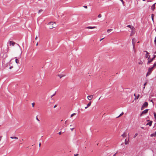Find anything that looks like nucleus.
Instances as JSON below:
<instances>
[{
  "instance_id": "9b49d317",
  "label": "nucleus",
  "mask_w": 156,
  "mask_h": 156,
  "mask_svg": "<svg viewBox=\"0 0 156 156\" xmlns=\"http://www.w3.org/2000/svg\"><path fill=\"white\" fill-rule=\"evenodd\" d=\"M96 28V27L95 26L94 27H90L89 26L87 27V28L88 29H94L95 28Z\"/></svg>"
},
{
  "instance_id": "20e7f679",
  "label": "nucleus",
  "mask_w": 156,
  "mask_h": 156,
  "mask_svg": "<svg viewBox=\"0 0 156 156\" xmlns=\"http://www.w3.org/2000/svg\"><path fill=\"white\" fill-rule=\"evenodd\" d=\"M150 56H149V57H148V58H147V64L148 65L150 62H151L153 60V59H152V58H150Z\"/></svg>"
},
{
  "instance_id": "3c124183",
  "label": "nucleus",
  "mask_w": 156,
  "mask_h": 156,
  "mask_svg": "<svg viewBox=\"0 0 156 156\" xmlns=\"http://www.w3.org/2000/svg\"><path fill=\"white\" fill-rule=\"evenodd\" d=\"M103 39V38H102V39H101L100 40V41H102Z\"/></svg>"
},
{
  "instance_id": "ddd939ff",
  "label": "nucleus",
  "mask_w": 156,
  "mask_h": 156,
  "mask_svg": "<svg viewBox=\"0 0 156 156\" xmlns=\"http://www.w3.org/2000/svg\"><path fill=\"white\" fill-rule=\"evenodd\" d=\"M156 4V3H154V4L151 7V9H152V10H154L155 8V5Z\"/></svg>"
},
{
  "instance_id": "2eb2a0df",
  "label": "nucleus",
  "mask_w": 156,
  "mask_h": 156,
  "mask_svg": "<svg viewBox=\"0 0 156 156\" xmlns=\"http://www.w3.org/2000/svg\"><path fill=\"white\" fill-rule=\"evenodd\" d=\"M152 122V121H151L150 122H148L147 124V125H149L150 126H151V125Z\"/></svg>"
},
{
  "instance_id": "7ed1b4c3",
  "label": "nucleus",
  "mask_w": 156,
  "mask_h": 156,
  "mask_svg": "<svg viewBox=\"0 0 156 156\" xmlns=\"http://www.w3.org/2000/svg\"><path fill=\"white\" fill-rule=\"evenodd\" d=\"M136 42V39L135 38H134L132 40V43L133 45V49L134 50L135 52V44Z\"/></svg>"
},
{
  "instance_id": "58836bf2",
  "label": "nucleus",
  "mask_w": 156,
  "mask_h": 156,
  "mask_svg": "<svg viewBox=\"0 0 156 156\" xmlns=\"http://www.w3.org/2000/svg\"><path fill=\"white\" fill-rule=\"evenodd\" d=\"M2 136H0V141H1V139H2Z\"/></svg>"
},
{
  "instance_id": "f8f14e48",
  "label": "nucleus",
  "mask_w": 156,
  "mask_h": 156,
  "mask_svg": "<svg viewBox=\"0 0 156 156\" xmlns=\"http://www.w3.org/2000/svg\"><path fill=\"white\" fill-rule=\"evenodd\" d=\"M9 44L10 45H12V46H14L15 44V43L12 41H10L9 42Z\"/></svg>"
},
{
  "instance_id": "de8ad7c7",
  "label": "nucleus",
  "mask_w": 156,
  "mask_h": 156,
  "mask_svg": "<svg viewBox=\"0 0 156 156\" xmlns=\"http://www.w3.org/2000/svg\"><path fill=\"white\" fill-rule=\"evenodd\" d=\"M88 107H87H87H85V109H87V108H88Z\"/></svg>"
},
{
  "instance_id": "5701e85b",
  "label": "nucleus",
  "mask_w": 156,
  "mask_h": 156,
  "mask_svg": "<svg viewBox=\"0 0 156 156\" xmlns=\"http://www.w3.org/2000/svg\"><path fill=\"white\" fill-rule=\"evenodd\" d=\"M132 31L131 32V34L130 35L132 36L134 34V32L133 31V30H132Z\"/></svg>"
},
{
  "instance_id": "423d86ee",
  "label": "nucleus",
  "mask_w": 156,
  "mask_h": 156,
  "mask_svg": "<svg viewBox=\"0 0 156 156\" xmlns=\"http://www.w3.org/2000/svg\"><path fill=\"white\" fill-rule=\"evenodd\" d=\"M129 136L128 139H126L125 140V144L126 145L128 144H129Z\"/></svg>"
},
{
  "instance_id": "c03bdc74",
  "label": "nucleus",
  "mask_w": 156,
  "mask_h": 156,
  "mask_svg": "<svg viewBox=\"0 0 156 156\" xmlns=\"http://www.w3.org/2000/svg\"><path fill=\"white\" fill-rule=\"evenodd\" d=\"M74 129V128H71L70 129L72 131Z\"/></svg>"
},
{
  "instance_id": "b1692460",
  "label": "nucleus",
  "mask_w": 156,
  "mask_h": 156,
  "mask_svg": "<svg viewBox=\"0 0 156 156\" xmlns=\"http://www.w3.org/2000/svg\"><path fill=\"white\" fill-rule=\"evenodd\" d=\"M154 14H152L151 15V18H152V20L153 21H154Z\"/></svg>"
},
{
  "instance_id": "4c0bfd02",
  "label": "nucleus",
  "mask_w": 156,
  "mask_h": 156,
  "mask_svg": "<svg viewBox=\"0 0 156 156\" xmlns=\"http://www.w3.org/2000/svg\"><path fill=\"white\" fill-rule=\"evenodd\" d=\"M13 68V66H10V67H9V69H12V68Z\"/></svg>"
},
{
  "instance_id": "1a4fd4ad",
  "label": "nucleus",
  "mask_w": 156,
  "mask_h": 156,
  "mask_svg": "<svg viewBox=\"0 0 156 156\" xmlns=\"http://www.w3.org/2000/svg\"><path fill=\"white\" fill-rule=\"evenodd\" d=\"M93 96L92 95L88 96H87V99L89 100H91L93 98Z\"/></svg>"
},
{
  "instance_id": "5fc2aeb1",
  "label": "nucleus",
  "mask_w": 156,
  "mask_h": 156,
  "mask_svg": "<svg viewBox=\"0 0 156 156\" xmlns=\"http://www.w3.org/2000/svg\"><path fill=\"white\" fill-rule=\"evenodd\" d=\"M54 95H55V94H53V95H52V96H51V97H53V96H54Z\"/></svg>"
},
{
  "instance_id": "dca6fc26",
  "label": "nucleus",
  "mask_w": 156,
  "mask_h": 156,
  "mask_svg": "<svg viewBox=\"0 0 156 156\" xmlns=\"http://www.w3.org/2000/svg\"><path fill=\"white\" fill-rule=\"evenodd\" d=\"M121 136L123 137H125L126 136V133H124Z\"/></svg>"
},
{
  "instance_id": "a211bd4d",
  "label": "nucleus",
  "mask_w": 156,
  "mask_h": 156,
  "mask_svg": "<svg viewBox=\"0 0 156 156\" xmlns=\"http://www.w3.org/2000/svg\"><path fill=\"white\" fill-rule=\"evenodd\" d=\"M58 76L60 79L62 77L64 76L63 75H58Z\"/></svg>"
},
{
  "instance_id": "79ce46f5",
  "label": "nucleus",
  "mask_w": 156,
  "mask_h": 156,
  "mask_svg": "<svg viewBox=\"0 0 156 156\" xmlns=\"http://www.w3.org/2000/svg\"><path fill=\"white\" fill-rule=\"evenodd\" d=\"M41 143H40L39 144V147H41Z\"/></svg>"
},
{
  "instance_id": "9d476101",
  "label": "nucleus",
  "mask_w": 156,
  "mask_h": 156,
  "mask_svg": "<svg viewBox=\"0 0 156 156\" xmlns=\"http://www.w3.org/2000/svg\"><path fill=\"white\" fill-rule=\"evenodd\" d=\"M127 27H129V28H130L131 30H133V29H134V28L133 26H131L130 25H127Z\"/></svg>"
},
{
  "instance_id": "412c9836",
  "label": "nucleus",
  "mask_w": 156,
  "mask_h": 156,
  "mask_svg": "<svg viewBox=\"0 0 156 156\" xmlns=\"http://www.w3.org/2000/svg\"><path fill=\"white\" fill-rule=\"evenodd\" d=\"M156 66V62L154 64L153 66L152 67L154 68Z\"/></svg>"
},
{
  "instance_id": "2f4dec72",
  "label": "nucleus",
  "mask_w": 156,
  "mask_h": 156,
  "mask_svg": "<svg viewBox=\"0 0 156 156\" xmlns=\"http://www.w3.org/2000/svg\"><path fill=\"white\" fill-rule=\"evenodd\" d=\"M146 84H147V83L146 82V83H145L144 84V88H143L144 89L145 88V86H146Z\"/></svg>"
},
{
  "instance_id": "bb28decb",
  "label": "nucleus",
  "mask_w": 156,
  "mask_h": 156,
  "mask_svg": "<svg viewBox=\"0 0 156 156\" xmlns=\"http://www.w3.org/2000/svg\"><path fill=\"white\" fill-rule=\"evenodd\" d=\"M143 63V62L140 61V62H138V64L140 65H142Z\"/></svg>"
},
{
  "instance_id": "4d7b16f0",
  "label": "nucleus",
  "mask_w": 156,
  "mask_h": 156,
  "mask_svg": "<svg viewBox=\"0 0 156 156\" xmlns=\"http://www.w3.org/2000/svg\"><path fill=\"white\" fill-rule=\"evenodd\" d=\"M101 98V97L99 98V100H100Z\"/></svg>"
},
{
  "instance_id": "f3484780",
  "label": "nucleus",
  "mask_w": 156,
  "mask_h": 156,
  "mask_svg": "<svg viewBox=\"0 0 156 156\" xmlns=\"http://www.w3.org/2000/svg\"><path fill=\"white\" fill-rule=\"evenodd\" d=\"M15 62L17 64H18L19 63V61L18 59L16 58L15 59Z\"/></svg>"
},
{
  "instance_id": "39448f33",
  "label": "nucleus",
  "mask_w": 156,
  "mask_h": 156,
  "mask_svg": "<svg viewBox=\"0 0 156 156\" xmlns=\"http://www.w3.org/2000/svg\"><path fill=\"white\" fill-rule=\"evenodd\" d=\"M148 105V103L147 102H145L143 104L142 107V108L141 109V110L143 109V108L144 107H146Z\"/></svg>"
},
{
  "instance_id": "ea45409f",
  "label": "nucleus",
  "mask_w": 156,
  "mask_h": 156,
  "mask_svg": "<svg viewBox=\"0 0 156 156\" xmlns=\"http://www.w3.org/2000/svg\"><path fill=\"white\" fill-rule=\"evenodd\" d=\"M37 36H36V37H35V39L36 40H37Z\"/></svg>"
},
{
  "instance_id": "c756f323",
  "label": "nucleus",
  "mask_w": 156,
  "mask_h": 156,
  "mask_svg": "<svg viewBox=\"0 0 156 156\" xmlns=\"http://www.w3.org/2000/svg\"><path fill=\"white\" fill-rule=\"evenodd\" d=\"M156 55H154L153 57L152 58V59L154 60V58H155L156 57Z\"/></svg>"
},
{
  "instance_id": "4be33fe9",
  "label": "nucleus",
  "mask_w": 156,
  "mask_h": 156,
  "mask_svg": "<svg viewBox=\"0 0 156 156\" xmlns=\"http://www.w3.org/2000/svg\"><path fill=\"white\" fill-rule=\"evenodd\" d=\"M124 114V113L123 112H122L118 116L117 118H118L120 116H122Z\"/></svg>"
},
{
  "instance_id": "72a5a7b5",
  "label": "nucleus",
  "mask_w": 156,
  "mask_h": 156,
  "mask_svg": "<svg viewBox=\"0 0 156 156\" xmlns=\"http://www.w3.org/2000/svg\"><path fill=\"white\" fill-rule=\"evenodd\" d=\"M83 7L84 8H86V9H87V6H83Z\"/></svg>"
},
{
  "instance_id": "393cba45",
  "label": "nucleus",
  "mask_w": 156,
  "mask_h": 156,
  "mask_svg": "<svg viewBox=\"0 0 156 156\" xmlns=\"http://www.w3.org/2000/svg\"><path fill=\"white\" fill-rule=\"evenodd\" d=\"M91 102H90H90L88 103V104L87 105V107H89V106H90L91 105Z\"/></svg>"
},
{
  "instance_id": "473e14b6",
  "label": "nucleus",
  "mask_w": 156,
  "mask_h": 156,
  "mask_svg": "<svg viewBox=\"0 0 156 156\" xmlns=\"http://www.w3.org/2000/svg\"><path fill=\"white\" fill-rule=\"evenodd\" d=\"M139 96H140V95H139V94H138V96H137V98H135V99H137L138 98H139Z\"/></svg>"
},
{
  "instance_id": "f257e3e1",
  "label": "nucleus",
  "mask_w": 156,
  "mask_h": 156,
  "mask_svg": "<svg viewBox=\"0 0 156 156\" xmlns=\"http://www.w3.org/2000/svg\"><path fill=\"white\" fill-rule=\"evenodd\" d=\"M49 27L50 29H52L56 26V23L54 22H51L48 23Z\"/></svg>"
},
{
  "instance_id": "4468645a",
  "label": "nucleus",
  "mask_w": 156,
  "mask_h": 156,
  "mask_svg": "<svg viewBox=\"0 0 156 156\" xmlns=\"http://www.w3.org/2000/svg\"><path fill=\"white\" fill-rule=\"evenodd\" d=\"M151 136H156V131L154 133L152 134H151Z\"/></svg>"
},
{
  "instance_id": "49530a36",
  "label": "nucleus",
  "mask_w": 156,
  "mask_h": 156,
  "mask_svg": "<svg viewBox=\"0 0 156 156\" xmlns=\"http://www.w3.org/2000/svg\"><path fill=\"white\" fill-rule=\"evenodd\" d=\"M151 102H152L153 103V100H151Z\"/></svg>"
},
{
  "instance_id": "37998d69",
  "label": "nucleus",
  "mask_w": 156,
  "mask_h": 156,
  "mask_svg": "<svg viewBox=\"0 0 156 156\" xmlns=\"http://www.w3.org/2000/svg\"><path fill=\"white\" fill-rule=\"evenodd\" d=\"M78 156V154H75L74 156Z\"/></svg>"
},
{
  "instance_id": "f704fd0d",
  "label": "nucleus",
  "mask_w": 156,
  "mask_h": 156,
  "mask_svg": "<svg viewBox=\"0 0 156 156\" xmlns=\"http://www.w3.org/2000/svg\"><path fill=\"white\" fill-rule=\"evenodd\" d=\"M32 106L33 107H34V105H35V104L34 103H32Z\"/></svg>"
},
{
  "instance_id": "8fccbe9b",
  "label": "nucleus",
  "mask_w": 156,
  "mask_h": 156,
  "mask_svg": "<svg viewBox=\"0 0 156 156\" xmlns=\"http://www.w3.org/2000/svg\"><path fill=\"white\" fill-rule=\"evenodd\" d=\"M116 153H115L113 155V156H115V155H116Z\"/></svg>"
},
{
  "instance_id": "a878e982",
  "label": "nucleus",
  "mask_w": 156,
  "mask_h": 156,
  "mask_svg": "<svg viewBox=\"0 0 156 156\" xmlns=\"http://www.w3.org/2000/svg\"><path fill=\"white\" fill-rule=\"evenodd\" d=\"M138 135V134L137 133H136L135 134L134 136V138H135V137Z\"/></svg>"
},
{
  "instance_id": "cd10ccee",
  "label": "nucleus",
  "mask_w": 156,
  "mask_h": 156,
  "mask_svg": "<svg viewBox=\"0 0 156 156\" xmlns=\"http://www.w3.org/2000/svg\"><path fill=\"white\" fill-rule=\"evenodd\" d=\"M76 115V113H73V114H72L71 115V116H70V117H72L73 116L75 115Z\"/></svg>"
},
{
  "instance_id": "6e6d98bb",
  "label": "nucleus",
  "mask_w": 156,
  "mask_h": 156,
  "mask_svg": "<svg viewBox=\"0 0 156 156\" xmlns=\"http://www.w3.org/2000/svg\"><path fill=\"white\" fill-rule=\"evenodd\" d=\"M143 0V1H145L146 0Z\"/></svg>"
},
{
  "instance_id": "f03ea898",
  "label": "nucleus",
  "mask_w": 156,
  "mask_h": 156,
  "mask_svg": "<svg viewBox=\"0 0 156 156\" xmlns=\"http://www.w3.org/2000/svg\"><path fill=\"white\" fill-rule=\"evenodd\" d=\"M154 69V68L152 67L149 68V69H148V72L147 74V75H146L147 76L150 74L151 73L152 71Z\"/></svg>"
},
{
  "instance_id": "6ab92c4d",
  "label": "nucleus",
  "mask_w": 156,
  "mask_h": 156,
  "mask_svg": "<svg viewBox=\"0 0 156 156\" xmlns=\"http://www.w3.org/2000/svg\"><path fill=\"white\" fill-rule=\"evenodd\" d=\"M112 29H108L107 30V32L108 33H109L110 32H111L112 31Z\"/></svg>"
},
{
  "instance_id": "aec40b11",
  "label": "nucleus",
  "mask_w": 156,
  "mask_h": 156,
  "mask_svg": "<svg viewBox=\"0 0 156 156\" xmlns=\"http://www.w3.org/2000/svg\"><path fill=\"white\" fill-rule=\"evenodd\" d=\"M10 138L12 139H18V138L17 137H16L11 136V137H10Z\"/></svg>"
},
{
  "instance_id": "6e6552de",
  "label": "nucleus",
  "mask_w": 156,
  "mask_h": 156,
  "mask_svg": "<svg viewBox=\"0 0 156 156\" xmlns=\"http://www.w3.org/2000/svg\"><path fill=\"white\" fill-rule=\"evenodd\" d=\"M144 52H145L146 53V54L145 55V58H148V57H149V56H150L149 55V53L147 51H144Z\"/></svg>"
},
{
  "instance_id": "c85d7f7f",
  "label": "nucleus",
  "mask_w": 156,
  "mask_h": 156,
  "mask_svg": "<svg viewBox=\"0 0 156 156\" xmlns=\"http://www.w3.org/2000/svg\"><path fill=\"white\" fill-rule=\"evenodd\" d=\"M43 11V10L42 9H40L38 11V13H40L42 12Z\"/></svg>"
},
{
  "instance_id": "7c9ffc66",
  "label": "nucleus",
  "mask_w": 156,
  "mask_h": 156,
  "mask_svg": "<svg viewBox=\"0 0 156 156\" xmlns=\"http://www.w3.org/2000/svg\"><path fill=\"white\" fill-rule=\"evenodd\" d=\"M98 18H101V14H99L98 16Z\"/></svg>"
},
{
  "instance_id": "c9c22d12",
  "label": "nucleus",
  "mask_w": 156,
  "mask_h": 156,
  "mask_svg": "<svg viewBox=\"0 0 156 156\" xmlns=\"http://www.w3.org/2000/svg\"><path fill=\"white\" fill-rule=\"evenodd\" d=\"M154 42H155V44H156V37H155V40H154Z\"/></svg>"
},
{
  "instance_id": "0eeeda50",
  "label": "nucleus",
  "mask_w": 156,
  "mask_h": 156,
  "mask_svg": "<svg viewBox=\"0 0 156 156\" xmlns=\"http://www.w3.org/2000/svg\"><path fill=\"white\" fill-rule=\"evenodd\" d=\"M148 109H145V110H144V111H143L142 112L141 114L140 115V116H141L142 115V114H145L147 113L148 112Z\"/></svg>"
},
{
  "instance_id": "a18cd8bd",
  "label": "nucleus",
  "mask_w": 156,
  "mask_h": 156,
  "mask_svg": "<svg viewBox=\"0 0 156 156\" xmlns=\"http://www.w3.org/2000/svg\"><path fill=\"white\" fill-rule=\"evenodd\" d=\"M36 119L37 120H38V121H39V120L38 119V118H37V117H36Z\"/></svg>"
},
{
  "instance_id": "e433bc0d",
  "label": "nucleus",
  "mask_w": 156,
  "mask_h": 156,
  "mask_svg": "<svg viewBox=\"0 0 156 156\" xmlns=\"http://www.w3.org/2000/svg\"><path fill=\"white\" fill-rule=\"evenodd\" d=\"M62 134V132H59L58 133V134L60 135Z\"/></svg>"
},
{
  "instance_id": "864d4df0",
  "label": "nucleus",
  "mask_w": 156,
  "mask_h": 156,
  "mask_svg": "<svg viewBox=\"0 0 156 156\" xmlns=\"http://www.w3.org/2000/svg\"><path fill=\"white\" fill-rule=\"evenodd\" d=\"M134 96L136 97V94H134Z\"/></svg>"
},
{
  "instance_id": "09e8293b",
  "label": "nucleus",
  "mask_w": 156,
  "mask_h": 156,
  "mask_svg": "<svg viewBox=\"0 0 156 156\" xmlns=\"http://www.w3.org/2000/svg\"><path fill=\"white\" fill-rule=\"evenodd\" d=\"M38 43H37V44H36V45L37 46L38 45Z\"/></svg>"
},
{
  "instance_id": "a19ab883",
  "label": "nucleus",
  "mask_w": 156,
  "mask_h": 156,
  "mask_svg": "<svg viewBox=\"0 0 156 156\" xmlns=\"http://www.w3.org/2000/svg\"><path fill=\"white\" fill-rule=\"evenodd\" d=\"M57 107V105H55V106H54V108H56V107Z\"/></svg>"
},
{
  "instance_id": "603ef678",
  "label": "nucleus",
  "mask_w": 156,
  "mask_h": 156,
  "mask_svg": "<svg viewBox=\"0 0 156 156\" xmlns=\"http://www.w3.org/2000/svg\"><path fill=\"white\" fill-rule=\"evenodd\" d=\"M67 121H66L65 122V124H66V122H67Z\"/></svg>"
}]
</instances>
